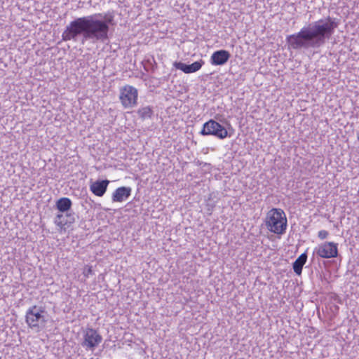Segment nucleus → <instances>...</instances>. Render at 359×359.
<instances>
[{
    "instance_id": "obj_3",
    "label": "nucleus",
    "mask_w": 359,
    "mask_h": 359,
    "mask_svg": "<svg viewBox=\"0 0 359 359\" xmlns=\"http://www.w3.org/2000/svg\"><path fill=\"white\" fill-rule=\"evenodd\" d=\"M265 224L267 229L272 233H284L287 225L285 212L280 208H272L266 214Z\"/></svg>"
},
{
    "instance_id": "obj_13",
    "label": "nucleus",
    "mask_w": 359,
    "mask_h": 359,
    "mask_svg": "<svg viewBox=\"0 0 359 359\" xmlns=\"http://www.w3.org/2000/svg\"><path fill=\"white\" fill-rule=\"evenodd\" d=\"M109 184V181L107 180H97L90 184V190L95 196L101 197L105 194Z\"/></svg>"
},
{
    "instance_id": "obj_9",
    "label": "nucleus",
    "mask_w": 359,
    "mask_h": 359,
    "mask_svg": "<svg viewBox=\"0 0 359 359\" xmlns=\"http://www.w3.org/2000/svg\"><path fill=\"white\" fill-rule=\"evenodd\" d=\"M230 57L229 52L226 50H216L212 54L210 62L214 66H222L228 62Z\"/></svg>"
},
{
    "instance_id": "obj_5",
    "label": "nucleus",
    "mask_w": 359,
    "mask_h": 359,
    "mask_svg": "<svg viewBox=\"0 0 359 359\" xmlns=\"http://www.w3.org/2000/svg\"><path fill=\"white\" fill-rule=\"evenodd\" d=\"M102 341V337L94 328L86 327L82 331L81 346L86 351L93 352Z\"/></svg>"
},
{
    "instance_id": "obj_11",
    "label": "nucleus",
    "mask_w": 359,
    "mask_h": 359,
    "mask_svg": "<svg viewBox=\"0 0 359 359\" xmlns=\"http://www.w3.org/2000/svg\"><path fill=\"white\" fill-rule=\"evenodd\" d=\"M132 189L129 187H121L117 188L112 194L113 202L121 203L127 200L131 194Z\"/></svg>"
},
{
    "instance_id": "obj_12",
    "label": "nucleus",
    "mask_w": 359,
    "mask_h": 359,
    "mask_svg": "<svg viewBox=\"0 0 359 359\" xmlns=\"http://www.w3.org/2000/svg\"><path fill=\"white\" fill-rule=\"evenodd\" d=\"M74 216L72 214L67 212L65 215L63 214H57L54 219L55 224L61 230L63 229H65L66 226H69L70 224L74 223Z\"/></svg>"
},
{
    "instance_id": "obj_8",
    "label": "nucleus",
    "mask_w": 359,
    "mask_h": 359,
    "mask_svg": "<svg viewBox=\"0 0 359 359\" xmlns=\"http://www.w3.org/2000/svg\"><path fill=\"white\" fill-rule=\"evenodd\" d=\"M314 253L321 258H335L338 255L337 244L333 242H325L314 248Z\"/></svg>"
},
{
    "instance_id": "obj_16",
    "label": "nucleus",
    "mask_w": 359,
    "mask_h": 359,
    "mask_svg": "<svg viewBox=\"0 0 359 359\" xmlns=\"http://www.w3.org/2000/svg\"><path fill=\"white\" fill-rule=\"evenodd\" d=\"M137 114L142 119L150 118L153 114V110L151 107H142L137 110Z\"/></svg>"
},
{
    "instance_id": "obj_17",
    "label": "nucleus",
    "mask_w": 359,
    "mask_h": 359,
    "mask_svg": "<svg viewBox=\"0 0 359 359\" xmlns=\"http://www.w3.org/2000/svg\"><path fill=\"white\" fill-rule=\"evenodd\" d=\"M93 273L92 266L86 265L83 269V274L86 278H88Z\"/></svg>"
},
{
    "instance_id": "obj_1",
    "label": "nucleus",
    "mask_w": 359,
    "mask_h": 359,
    "mask_svg": "<svg viewBox=\"0 0 359 359\" xmlns=\"http://www.w3.org/2000/svg\"><path fill=\"white\" fill-rule=\"evenodd\" d=\"M112 20V15H103L102 13L77 18L65 27L62 34V39L74 42L80 39L81 44L87 41L93 43L104 42L108 39L109 24Z\"/></svg>"
},
{
    "instance_id": "obj_18",
    "label": "nucleus",
    "mask_w": 359,
    "mask_h": 359,
    "mask_svg": "<svg viewBox=\"0 0 359 359\" xmlns=\"http://www.w3.org/2000/svg\"><path fill=\"white\" fill-rule=\"evenodd\" d=\"M328 235L329 233L326 230H320L318 233V238L321 240L325 239Z\"/></svg>"
},
{
    "instance_id": "obj_7",
    "label": "nucleus",
    "mask_w": 359,
    "mask_h": 359,
    "mask_svg": "<svg viewBox=\"0 0 359 359\" xmlns=\"http://www.w3.org/2000/svg\"><path fill=\"white\" fill-rule=\"evenodd\" d=\"M201 134L203 135H213L221 140L225 139L229 135L227 130L220 123L212 119L203 124Z\"/></svg>"
},
{
    "instance_id": "obj_15",
    "label": "nucleus",
    "mask_w": 359,
    "mask_h": 359,
    "mask_svg": "<svg viewBox=\"0 0 359 359\" xmlns=\"http://www.w3.org/2000/svg\"><path fill=\"white\" fill-rule=\"evenodd\" d=\"M72 201L67 197H62L56 201V208L61 212H67L72 207Z\"/></svg>"
},
{
    "instance_id": "obj_6",
    "label": "nucleus",
    "mask_w": 359,
    "mask_h": 359,
    "mask_svg": "<svg viewBox=\"0 0 359 359\" xmlns=\"http://www.w3.org/2000/svg\"><path fill=\"white\" fill-rule=\"evenodd\" d=\"M137 97L138 91L132 86L126 85L120 89L119 99L126 109H130L136 106Z\"/></svg>"
},
{
    "instance_id": "obj_4",
    "label": "nucleus",
    "mask_w": 359,
    "mask_h": 359,
    "mask_svg": "<svg viewBox=\"0 0 359 359\" xmlns=\"http://www.w3.org/2000/svg\"><path fill=\"white\" fill-rule=\"evenodd\" d=\"M25 321L28 327L35 332L43 330L47 323L45 309L42 306H32L27 309L25 314Z\"/></svg>"
},
{
    "instance_id": "obj_2",
    "label": "nucleus",
    "mask_w": 359,
    "mask_h": 359,
    "mask_svg": "<svg viewBox=\"0 0 359 359\" xmlns=\"http://www.w3.org/2000/svg\"><path fill=\"white\" fill-rule=\"evenodd\" d=\"M337 27L336 19L321 18L304 26L299 32L287 36L286 42L290 49L318 48L332 37Z\"/></svg>"
},
{
    "instance_id": "obj_14",
    "label": "nucleus",
    "mask_w": 359,
    "mask_h": 359,
    "mask_svg": "<svg viewBox=\"0 0 359 359\" xmlns=\"http://www.w3.org/2000/svg\"><path fill=\"white\" fill-rule=\"evenodd\" d=\"M307 260V255L306 252L302 253L293 263V270L296 274L300 275L302 271L303 266Z\"/></svg>"
},
{
    "instance_id": "obj_10",
    "label": "nucleus",
    "mask_w": 359,
    "mask_h": 359,
    "mask_svg": "<svg viewBox=\"0 0 359 359\" xmlns=\"http://www.w3.org/2000/svg\"><path fill=\"white\" fill-rule=\"evenodd\" d=\"M204 64V62L201 60L196 61L191 65H186L181 62H175L173 66L177 69L182 71L185 74H191L198 71Z\"/></svg>"
}]
</instances>
